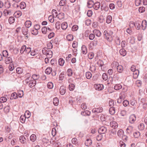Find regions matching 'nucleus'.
I'll use <instances>...</instances> for the list:
<instances>
[{
  "label": "nucleus",
  "instance_id": "obj_36",
  "mask_svg": "<svg viewBox=\"0 0 147 147\" xmlns=\"http://www.w3.org/2000/svg\"><path fill=\"white\" fill-rule=\"evenodd\" d=\"M67 27V24L66 22H64L61 24V28L63 30H65Z\"/></svg>",
  "mask_w": 147,
  "mask_h": 147
},
{
  "label": "nucleus",
  "instance_id": "obj_25",
  "mask_svg": "<svg viewBox=\"0 0 147 147\" xmlns=\"http://www.w3.org/2000/svg\"><path fill=\"white\" fill-rule=\"evenodd\" d=\"M32 22L30 21H27L25 22V24L26 28H29L31 25Z\"/></svg>",
  "mask_w": 147,
  "mask_h": 147
},
{
  "label": "nucleus",
  "instance_id": "obj_59",
  "mask_svg": "<svg viewBox=\"0 0 147 147\" xmlns=\"http://www.w3.org/2000/svg\"><path fill=\"white\" fill-rule=\"evenodd\" d=\"M102 78L104 80H107L108 78V76L107 74L105 73H103L102 75Z\"/></svg>",
  "mask_w": 147,
  "mask_h": 147
},
{
  "label": "nucleus",
  "instance_id": "obj_49",
  "mask_svg": "<svg viewBox=\"0 0 147 147\" xmlns=\"http://www.w3.org/2000/svg\"><path fill=\"white\" fill-rule=\"evenodd\" d=\"M10 108L9 106H7L4 108V110L6 113H8L10 110Z\"/></svg>",
  "mask_w": 147,
  "mask_h": 147
},
{
  "label": "nucleus",
  "instance_id": "obj_54",
  "mask_svg": "<svg viewBox=\"0 0 147 147\" xmlns=\"http://www.w3.org/2000/svg\"><path fill=\"white\" fill-rule=\"evenodd\" d=\"M66 3V0H61L59 3V5L60 6H63Z\"/></svg>",
  "mask_w": 147,
  "mask_h": 147
},
{
  "label": "nucleus",
  "instance_id": "obj_58",
  "mask_svg": "<svg viewBox=\"0 0 147 147\" xmlns=\"http://www.w3.org/2000/svg\"><path fill=\"white\" fill-rule=\"evenodd\" d=\"M109 106L111 107H113L114 106L115 102L113 100H111L109 102Z\"/></svg>",
  "mask_w": 147,
  "mask_h": 147
},
{
  "label": "nucleus",
  "instance_id": "obj_13",
  "mask_svg": "<svg viewBox=\"0 0 147 147\" xmlns=\"http://www.w3.org/2000/svg\"><path fill=\"white\" fill-rule=\"evenodd\" d=\"M36 84V81L35 80H32L30 81L29 82L28 85L29 86L32 88Z\"/></svg>",
  "mask_w": 147,
  "mask_h": 147
},
{
  "label": "nucleus",
  "instance_id": "obj_38",
  "mask_svg": "<svg viewBox=\"0 0 147 147\" xmlns=\"http://www.w3.org/2000/svg\"><path fill=\"white\" fill-rule=\"evenodd\" d=\"M58 62L60 65L63 66L65 63V61L62 58H60L59 59Z\"/></svg>",
  "mask_w": 147,
  "mask_h": 147
},
{
  "label": "nucleus",
  "instance_id": "obj_42",
  "mask_svg": "<svg viewBox=\"0 0 147 147\" xmlns=\"http://www.w3.org/2000/svg\"><path fill=\"white\" fill-rule=\"evenodd\" d=\"M30 140L32 142H34L36 140V135L34 134H32L30 137Z\"/></svg>",
  "mask_w": 147,
  "mask_h": 147
},
{
  "label": "nucleus",
  "instance_id": "obj_62",
  "mask_svg": "<svg viewBox=\"0 0 147 147\" xmlns=\"http://www.w3.org/2000/svg\"><path fill=\"white\" fill-rule=\"evenodd\" d=\"M31 51V49L30 47H27L26 48L25 51V54L29 53Z\"/></svg>",
  "mask_w": 147,
  "mask_h": 147
},
{
  "label": "nucleus",
  "instance_id": "obj_10",
  "mask_svg": "<svg viewBox=\"0 0 147 147\" xmlns=\"http://www.w3.org/2000/svg\"><path fill=\"white\" fill-rule=\"evenodd\" d=\"M59 91L61 94L63 95L66 92V88L65 86H62L60 87Z\"/></svg>",
  "mask_w": 147,
  "mask_h": 147
},
{
  "label": "nucleus",
  "instance_id": "obj_2",
  "mask_svg": "<svg viewBox=\"0 0 147 147\" xmlns=\"http://www.w3.org/2000/svg\"><path fill=\"white\" fill-rule=\"evenodd\" d=\"M113 32L111 30H105L104 32V37L109 42L111 41L112 40V35L113 34Z\"/></svg>",
  "mask_w": 147,
  "mask_h": 147
},
{
  "label": "nucleus",
  "instance_id": "obj_7",
  "mask_svg": "<svg viewBox=\"0 0 147 147\" xmlns=\"http://www.w3.org/2000/svg\"><path fill=\"white\" fill-rule=\"evenodd\" d=\"M96 90H101L104 88L103 85L102 84H95L94 85Z\"/></svg>",
  "mask_w": 147,
  "mask_h": 147
},
{
  "label": "nucleus",
  "instance_id": "obj_5",
  "mask_svg": "<svg viewBox=\"0 0 147 147\" xmlns=\"http://www.w3.org/2000/svg\"><path fill=\"white\" fill-rule=\"evenodd\" d=\"M5 62L6 64H9L10 63H12L13 62V60L11 56H9L5 57Z\"/></svg>",
  "mask_w": 147,
  "mask_h": 147
},
{
  "label": "nucleus",
  "instance_id": "obj_3",
  "mask_svg": "<svg viewBox=\"0 0 147 147\" xmlns=\"http://www.w3.org/2000/svg\"><path fill=\"white\" fill-rule=\"evenodd\" d=\"M42 51V53L45 55L47 57L50 58L52 57L53 54L52 51L47 49V48H43Z\"/></svg>",
  "mask_w": 147,
  "mask_h": 147
},
{
  "label": "nucleus",
  "instance_id": "obj_29",
  "mask_svg": "<svg viewBox=\"0 0 147 147\" xmlns=\"http://www.w3.org/2000/svg\"><path fill=\"white\" fill-rule=\"evenodd\" d=\"M120 54L123 56H124L126 55V51L124 49H121L119 51Z\"/></svg>",
  "mask_w": 147,
  "mask_h": 147
},
{
  "label": "nucleus",
  "instance_id": "obj_50",
  "mask_svg": "<svg viewBox=\"0 0 147 147\" xmlns=\"http://www.w3.org/2000/svg\"><path fill=\"white\" fill-rule=\"evenodd\" d=\"M42 32L43 34H46L47 32V28L46 27H43L42 29Z\"/></svg>",
  "mask_w": 147,
  "mask_h": 147
},
{
  "label": "nucleus",
  "instance_id": "obj_32",
  "mask_svg": "<svg viewBox=\"0 0 147 147\" xmlns=\"http://www.w3.org/2000/svg\"><path fill=\"white\" fill-rule=\"evenodd\" d=\"M28 32V29L26 28H23L22 30V32L24 35H27Z\"/></svg>",
  "mask_w": 147,
  "mask_h": 147
},
{
  "label": "nucleus",
  "instance_id": "obj_57",
  "mask_svg": "<svg viewBox=\"0 0 147 147\" xmlns=\"http://www.w3.org/2000/svg\"><path fill=\"white\" fill-rule=\"evenodd\" d=\"M94 54L93 53L91 52L89 53L88 55V57L90 59H92L94 57Z\"/></svg>",
  "mask_w": 147,
  "mask_h": 147
},
{
  "label": "nucleus",
  "instance_id": "obj_11",
  "mask_svg": "<svg viewBox=\"0 0 147 147\" xmlns=\"http://www.w3.org/2000/svg\"><path fill=\"white\" fill-rule=\"evenodd\" d=\"M110 126L114 129L118 127V124L115 121L111 122L110 123Z\"/></svg>",
  "mask_w": 147,
  "mask_h": 147
},
{
  "label": "nucleus",
  "instance_id": "obj_33",
  "mask_svg": "<svg viewBox=\"0 0 147 147\" xmlns=\"http://www.w3.org/2000/svg\"><path fill=\"white\" fill-rule=\"evenodd\" d=\"M112 20V17L110 15L108 16L107 18L106 22L108 24L110 23Z\"/></svg>",
  "mask_w": 147,
  "mask_h": 147
},
{
  "label": "nucleus",
  "instance_id": "obj_30",
  "mask_svg": "<svg viewBox=\"0 0 147 147\" xmlns=\"http://www.w3.org/2000/svg\"><path fill=\"white\" fill-rule=\"evenodd\" d=\"M117 69L118 72L121 73L123 70V67L121 65H118L117 67Z\"/></svg>",
  "mask_w": 147,
  "mask_h": 147
},
{
  "label": "nucleus",
  "instance_id": "obj_28",
  "mask_svg": "<svg viewBox=\"0 0 147 147\" xmlns=\"http://www.w3.org/2000/svg\"><path fill=\"white\" fill-rule=\"evenodd\" d=\"M20 140L22 144H24L26 142V139L24 136H21L20 138Z\"/></svg>",
  "mask_w": 147,
  "mask_h": 147
},
{
  "label": "nucleus",
  "instance_id": "obj_6",
  "mask_svg": "<svg viewBox=\"0 0 147 147\" xmlns=\"http://www.w3.org/2000/svg\"><path fill=\"white\" fill-rule=\"evenodd\" d=\"M136 119V115L134 114H131L129 117V122L130 123H133L134 122Z\"/></svg>",
  "mask_w": 147,
  "mask_h": 147
},
{
  "label": "nucleus",
  "instance_id": "obj_43",
  "mask_svg": "<svg viewBox=\"0 0 147 147\" xmlns=\"http://www.w3.org/2000/svg\"><path fill=\"white\" fill-rule=\"evenodd\" d=\"M17 94L15 92L12 93L11 96V99H16L17 98Z\"/></svg>",
  "mask_w": 147,
  "mask_h": 147
},
{
  "label": "nucleus",
  "instance_id": "obj_51",
  "mask_svg": "<svg viewBox=\"0 0 147 147\" xmlns=\"http://www.w3.org/2000/svg\"><path fill=\"white\" fill-rule=\"evenodd\" d=\"M75 85L74 84H71L69 85V89L70 91H73L75 88Z\"/></svg>",
  "mask_w": 147,
  "mask_h": 147
},
{
  "label": "nucleus",
  "instance_id": "obj_18",
  "mask_svg": "<svg viewBox=\"0 0 147 147\" xmlns=\"http://www.w3.org/2000/svg\"><path fill=\"white\" fill-rule=\"evenodd\" d=\"M94 4V2L93 1H89L87 2V6L88 7L91 8L93 7Z\"/></svg>",
  "mask_w": 147,
  "mask_h": 147
},
{
  "label": "nucleus",
  "instance_id": "obj_56",
  "mask_svg": "<svg viewBox=\"0 0 147 147\" xmlns=\"http://www.w3.org/2000/svg\"><path fill=\"white\" fill-rule=\"evenodd\" d=\"M25 116L27 118H29L30 116V113L29 111H26L25 113Z\"/></svg>",
  "mask_w": 147,
  "mask_h": 147
},
{
  "label": "nucleus",
  "instance_id": "obj_4",
  "mask_svg": "<svg viewBox=\"0 0 147 147\" xmlns=\"http://www.w3.org/2000/svg\"><path fill=\"white\" fill-rule=\"evenodd\" d=\"M139 104L143 105V108H144L147 106V102L146 99L144 98H141L139 102Z\"/></svg>",
  "mask_w": 147,
  "mask_h": 147
},
{
  "label": "nucleus",
  "instance_id": "obj_46",
  "mask_svg": "<svg viewBox=\"0 0 147 147\" xmlns=\"http://www.w3.org/2000/svg\"><path fill=\"white\" fill-rule=\"evenodd\" d=\"M26 7V4L24 2L21 3L20 4V7L21 9H24Z\"/></svg>",
  "mask_w": 147,
  "mask_h": 147
},
{
  "label": "nucleus",
  "instance_id": "obj_44",
  "mask_svg": "<svg viewBox=\"0 0 147 147\" xmlns=\"http://www.w3.org/2000/svg\"><path fill=\"white\" fill-rule=\"evenodd\" d=\"M15 18L13 17H10L9 19V22L10 24L13 23L15 21Z\"/></svg>",
  "mask_w": 147,
  "mask_h": 147
},
{
  "label": "nucleus",
  "instance_id": "obj_17",
  "mask_svg": "<svg viewBox=\"0 0 147 147\" xmlns=\"http://www.w3.org/2000/svg\"><path fill=\"white\" fill-rule=\"evenodd\" d=\"M14 15L16 18H19L22 15V13L20 11H18L14 13Z\"/></svg>",
  "mask_w": 147,
  "mask_h": 147
},
{
  "label": "nucleus",
  "instance_id": "obj_31",
  "mask_svg": "<svg viewBox=\"0 0 147 147\" xmlns=\"http://www.w3.org/2000/svg\"><path fill=\"white\" fill-rule=\"evenodd\" d=\"M74 37L72 34H69L68 35L67 37L66 38L69 41H71L73 39Z\"/></svg>",
  "mask_w": 147,
  "mask_h": 147
},
{
  "label": "nucleus",
  "instance_id": "obj_1",
  "mask_svg": "<svg viewBox=\"0 0 147 147\" xmlns=\"http://www.w3.org/2000/svg\"><path fill=\"white\" fill-rule=\"evenodd\" d=\"M141 24L142 28L143 30H144L146 29L147 25V22L146 20H144L141 22L140 21H137L135 22L134 23L133 22H130L129 26H131V24L134 26L137 30H139L141 27Z\"/></svg>",
  "mask_w": 147,
  "mask_h": 147
},
{
  "label": "nucleus",
  "instance_id": "obj_61",
  "mask_svg": "<svg viewBox=\"0 0 147 147\" xmlns=\"http://www.w3.org/2000/svg\"><path fill=\"white\" fill-rule=\"evenodd\" d=\"M61 24V23L59 22H56L55 26L56 28L58 30L60 29Z\"/></svg>",
  "mask_w": 147,
  "mask_h": 147
},
{
  "label": "nucleus",
  "instance_id": "obj_55",
  "mask_svg": "<svg viewBox=\"0 0 147 147\" xmlns=\"http://www.w3.org/2000/svg\"><path fill=\"white\" fill-rule=\"evenodd\" d=\"M17 96H18L19 97L21 98L23 96V91L20 90L18 92V93Z\"/></svg>",
  "mask_w": 147,
  "mask_h": 147
},
{
  "label": "nucleus",
  "instance_id": "obj_63",
  "mask_svg": "<svg viewBox=\"0 0 147 147\" xmlns=\"http://www.w3.org/2000/svg\"><path fill=\"white\" fill-rule=\"evenodd\" d=\"M53 84L51 82H49L47 84V87L49 89H52L53 87Z\"/></svg>",
  "mask_w": 147,
  "mask_h": 147
},
{
  "label": "nucleus",
  "instance_id": "obj_24",
  "mask_svg": "<svg viewBox=\"0 0 147 147\" xmlns=\"http://www.w3.org/2000/svg\"><path fill=\"white\" fill-rule=\"evenodd\" d=\"M59 19L61 20L64 18V14L62 13H59L57 15V16Z\"/></svg>",
  "mask_w": 147,
  "mask_h": 147
},
{
  "label": "nucleus",
  "instance_id": "obj_12",
  "mask_svg": "<svg viewBox=\"0 0 147 147\" xmlns=\"http://www.w3.org/2000/svg\"><path fill=\"white\" fill-rule=\"evenodd\" d=\"M134 129V127L131 126H129L126 129L127 133L130 134L132 133Z\"/></svg>",
  "mask_w": 147,
  "mask_h": 147
},
{
  "label": "nucleus",
  "instance_id": "obj_27",
  "mask_svg": "<svg viewBox=\"0 0 147 147\" xmlns=\"http://www.w3.org/2000/svg\"><path fill=\"white\" fill-rule=\"evenodd\" d=\"M118 136L120 137H122L124 134V131L122 129H119L117 131Z\"/></svg>",
  "mask_w": 147,
  "mask_h": 147
},
{
  "label": "nucleus",
  "instance_id": "obj_53",
  "mask_svg": "<svg viewBox=\"0 0 147 147\" xmlns=\"http://www.w3.org/2000/svg\"><path fill=\"white\" fill-rule=\"evenodd\" d=\"M81 108L84 110H85L87 108V106L86 103H83L81 104Z\"/></svg>",
  "mask_w": 147,
  "mask_h": 147
},
{
  "label": "nucleus",
  "instance_id": "obj_37",
  "mask_svg": "<svg viewBox=\"0 0 147 147\" xmlns=\"http://www.w3.org/2000/svg\"><path fill=\"white\" fill-rule=\"evenodd\" d=\"M82 53L84 54H86L87 53L86 47L84 45H83L82 47Z\"/></svg>",
  "mask_w": 147,
  "mask_h": 147
},
{
  "label": "nucleus",
  "instance_id": "obj_45",
  "mask_svg": "<svg viewBox=\"0 0 147 147\" xmlns=\"http://www.w3.org/2000/svg\"><path fill=\"white\" fill-rule=\"evenodd\" d=\"M125 97V95L123 92H121L119 95V98L120 99H121L123 100L124 99Z\"/></svg>",
  "mask_w": 147,
  "mask_h": 147
},
{
  "label": "nucleus",
  "instance_id": "obj_34",
  "mask_svg": "<svg viewBox=\"0 0 147 147\" xmlns=\"http://www.w3.org/2000/svg\"><path fill=\"white\" fill-rule=\"evenodd\" d=\"M138 127L140 130H143L144 129V124L143 123H140L138 125Z\"/></svg>",
  "mask_w": 147,
  "mask_h": 147
},
{
  "label": "nucleus",
  "instance_id": "obj_20",
  "mask_svg": "<svg viewBox=\"0 0 147 147\" xmlns=\"http://www.w3.org/2000/svg\"><path fill=\"white\" fill-rule=\"evenodd\" d=\"M109 111V113L111 115H114L115 113V107H111L110 108Z\"/></svg>",
  "mask_w": 147,
  "mask_h": 147
},
{
  "label": "nucleus",
  "instance_id": "obj_22",
  "mask_svg": "<svg viewBox=\"0 0 147 147\" xmlns=\"http://www.w3.org/2000/svg\"><path fill=\"white\" fill-rule=\"evenodd\" d=\"M92 143V141L90 139H87L85 142V144L86 146H90Z\"/></svg>",
  "mask_w": 147,
  "mask_h": 147
},
{
  "label": "nucleus",
  "instance_id": "obj_60",
  "mask_svg": "<svg viewBox=\"0 0 147 147\" xmlns=\"http://www.w3.org/2000/svg\"><path fill=\"white\" fill-rule=\"evenodd\" d=\"M67 75L68 76H72L73 73L72 70L71 69H69L67 70Z\"/></svg>",
  "mask_w": 147,
  "mask_h": 147
},
{
  "label": "nucleus",
  "instance_id": "obj_26",
  "mask_svg": "<svg viewBox=\"0 0 147 147\" xmlns=\"http://www.w3.org/2000/svg\"><path fill=\"white\" fill-rule=\"evenodd\" d=\"M26 48L25 45H23L21 47L20 51V53L21 54L24 53V54Z\"/></svg>",
  "mask_w": 147,
  "mask_h": 147
},
{
  "label": "nucleus",
  "instance_id": "obj_35",
  "mask_svg": "<svg viewBox=\"0 0 147 147\" xmlns=\"http://www.w3.org/2000/svg\"><path fill=\"white\" fill-rule=\"evenodd\" d=\"M133 135L135 138H138L140 137V134L139 132L136 131L134 133Z\"/></svg>",
  "mask_w": 147,
  "mask_h": 147
},
{
  "label": "nucleus",
  "instance_id": "obj_40",
  "mask_svg": "<svg viewBox=\"0 0 147 147\" xmlns=\"http://www.w3.org/2000/svg\"><path fill=\"white\" fill-rule=\"evenodd\" d=\"M86 76L87 79H90L92 77V74L91 72H88L86 73Z\"/></svg>",
  "mask_w": 147,
  "mask_h": 147
},
{
  "label": "nucleus",
  "instance_id": "obj_15",
  "mask_svg": "<svg viewBox=\"0 0 147 147\" xmlns=\"http://www.w3.org/2000/svg\"><path fill=\"white\" fill-rule=\"evenodd\" d=\"M100 3L97 2L94 4L93 7L95 9L97 10L100 8Z\"/></svg>",
  "mask_w": 147,
  "mask_h": 147
},
{
  "label": "nucleus",
  "instance_id": "obj_19",
  "mask_svg": "<svg viewBox=\"0 0 147 147\" xmlns=\"http://www.w3.org/2000/svg\"><path fill=\"white\" fill-rule=\"evenodd\" d=\"M4 15L7 16L8 15H10L11 13V11L10 10H7L5 9L3 12Z\"/></svg>",
  "mask_w": 147,
  "mask_h": 147
},
{
  "label": "nucleus",
  "instance_id": "obj_14",
  "mask_svg": "<svg viewBox=\"0 0 147 147\" xmlns=\"http://www.w3.org/2000/svg\"><path fill=\"white\" fill-rule=\"evenodd\" d=\"M93 32L94 34L98 37L101 36V32L99 30L95 29L93 30Z\"/></svg>",
  "mask_w": 147,
  "mask_h": 147
},
{
  "label": "nucleus",
  "instance_id": "obj_64",
  "mask_svg": "<svg viewBox=\"0 0 147 147\" xmlns=\"http://www.w3.org/2000/svg\"><path fill=\"white\" fill-rule=\"evenodd\" d=\"M129 103V101L126 100H124L123 102V105L125 107L127 106Z\"/></svg>",
  "mask_w": 147,
  "mask_h": 147
},
{
  "label": "nucleus",
  "instance_id": "obj_23",
  "mask_svg": "<svg viewBox=\"0 0 147 147\" xmlns=\"http://www.w3.org/2000/svg\"><path fill=\"white\" fill-rule=\"evenodd\" d=\"M59 103V99L57 97L54 98L53 100V103L54 105L55 106H57L58 105Z\"/></svg>",
  "mask_w": 147,
  "mask_h": 147
},
{
  "label": "nucleus",
  "instance_id": "obj_39",
  "mask_svg": "<svg viewBox=\"0 0 147 147\" xmlns=\"http://www.w3.org/2000/svg\"><path fill=\"white\" fill-rule=\"evenodd\" d=\"M52 72V68L50 67L47 68L45 70V73L47 74H50Z\"/></svg>",
  "mask_w": 147,
  "mask_h": 147
},
{
  "label": "nucleus",
  "instance_id": "obj_47",
  "mask_svg": "<svg viewBox=\"0 0 147 147\" xmlns=\"http://www.w3.org/2000/svg\"><path fill=\"white\" fill-rule=\"evenodd\" d=\"M27 75H28V77L25 80V82L26 84H28V83H29L31 80L30 79L31 78H30V75L29 74H27Z\"/></svg>",
  "mask_w": 147,
  "mask_h": 147
},
{
  "label": "nucleus",
  "instance_id": "obj_9",
  "mask_svg": "<svg viewBox=\"0 0 147 147\" xmlns=\"http://www.w3.org/2000/svg\"><path fill=\"white\" fill-rule=\"evenodd\" d=\"M107 131V127L105 126L101 127L98 130V132L101 134H104Z\"/></svg>",
  "mask_w": 147,
  "mask_h": 147
},
{
  "label": "nucleus",
  "instance_id": "obj_52",
  "mask_svg": "<svg viewBox=\"0 0 147 147\" xmlns=\"http://www.w3.org/2000/svg\"><path fill=\"white\" fill-rule=\"evenodd\" d=\"M3 56L5 57H8V53L7 51L6 50L3 51L2 52Z\"/></svg>",
  "mask_w": 147,
  "mask_h": 147
},
{
  "label": "nucleus",
  "instance_id": "obj_48",
  "mask_svg": "<svg viewBox=\"0 0 147 147\" xmlns=\"http://www.w3.org/2000/svg\"><path fill=\"white\" fill-rule=\"evenodd\" d=\"M40 76L38 75H36V74H34L33 75L32 77V78L33 79V80H37L39 78Z\"/></svg>",
  "mask_w": 147,
  "mask_h": 147
},
{
  "label": "nucleus",
  "instance_id": "obj_41",
  "mask_svg": "<svg viewBox=\"0 0 147 147\" xmlns=\"http://www.w3.org/2000/svg\"><path fill=\"white\" fill-rule=\"evenodd\" d=\"M118 63L117 62L114 61L112 63L111 65L113 68H115L116 67H117V66H118Z\"/></svg>",
  "mask_w": 147,
  "mask_h": 147
},
{
  "label": "nucleus",
  "instance_id": "obj_8",
  "mask_svg": "<svg viewBox=\"0 0 147 147\" xmlns=\"http://www.w3.org/2000/svg\"><path fill=\"white\" fill-rule=\"evenodd\" d=\"M103 111V108L102 107H100L98 108H96L93 109L92 111L94 113H98L102 112Z\"/></svg>",
  "mask_w": 147,
  "mask_h": 147
},
{
  "label": "nucleus",
  "instance_id": "obj_21",
  "mask_svg": "<svg viewBox=\"0 0 147 147\" xmlns=\"http://www.w3.org/2000/svg\"><path fill=\"white\" fill-rule=\"evenodd\" d=\"M122 88V86L120 84L115 85L114 87V89L116 90H119Z\"/></svg>",
  "mask_w": 147,
  "mask_h": 147
},
{
  "label": "nucleus",
  "instance_id": "obj_16",
  "mask_svg": "<svg viewBox=\"0 0 147 147\" xmlns=\"http://www.w3.org/2000/svg\"><path fill=\"white\" fill-rule=\"evenodd\" d=\"M133 72V77L134 78L136 79L138 77L139 74V71L137 69L136 70Z\"/></svg>",
  "mask_w": 147,
  "mask_h": 147
}]
</instances>
